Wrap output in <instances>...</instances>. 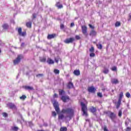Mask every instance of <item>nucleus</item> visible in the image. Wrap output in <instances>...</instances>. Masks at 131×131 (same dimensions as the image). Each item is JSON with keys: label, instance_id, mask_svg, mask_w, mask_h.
<instances>
[{"label": "nucleus", "instance_id": "nucleus-33", "mask_svg": "<svg viewBox=\"0 0 131 131\" xmlns=\"http://www.w3.org/2000/svg\"><path fill=\"white\" fill-rule=\"evenodd\" d=\"M60 131H67V127H61L60 128Z\"/></svg>", "mask_w": 131, "mask_h": 131}, {"label": "nucleus", "instance_id": "nucleus-17", "mask_svg": "<svg viewBox=\"0 0 131 131\" xmlns=\"http://www.w3.org/2000/svg\"><path fill=\"white\" fill-rule=\"evenodd\" d=\"M103 73L104 74H107L109 73V69L107 68H104L103 70L102 71Z\"/></svg>", "mask_w": 131, "mask_h": 131}, {"label": "nucleus", "instance_id": "nucleus-19", "mask_svg": "<svg viewBox=\"0 0 131 131\" xmlns=\"http://www.w3.org/2000/svg\"><path fill=\"white\" fill-rule=\"evenodd\" d=\"M23 56H22L21 55H18L17 57V63H19L21 59H23Z\"/></svg>", "mask_w": 131, "mask_h": 131}, {"label": "nucleus", "instance_id": "nucleus-1", "mask_svg": "<svg viewBox=\"0 0 131 131\" xmlns=\"http://www.w3.org/2000/svg\"><path fill=\"white\" fill-rule=\"evenodd\" d=\"M62 113L67 114V116L64 117L63 115H60L58 116L59 119H63L64 118L66 120H71L73 114H74V111L71 108L63 109L61 111Z\"/></svg>", "mask_w": 131, "mask_h": 131}, {"label": "nucleus", "instance_id": "nucleus-26", "mask_svg": "<svg viewBox=\"0 0 131 131\" xmlns=\"http://www.w3.org/2000/svg\"><path fill=\"white\" fill-rule=\"evenodd\" d=\"M96 46H97L98 49H99V50H102L103 46H102L101 44H99V45L97 44Z\"/></svg>", "mask_w": 131, "mask_h": 131}, {"label": "nucleus", "instance_id": "nucleus-14", "mask_svg": "<svg viewBox=\"0 0 131 131\" xmlns=\"http://www.w3.org/2000/svg\"><path fill=\"white\" fill-rule=\"evenodd\" d=\"M74 75H76V76H78V75H80V71H79V70H76L73 72Z\"/></svg>", "mask_w": 131, "mask_h": 131}, {"label": "nucleus", "instance_id": "nucleus-31", "mask_svg": "<svg viewBox=\"0 0 131 131\" xmlns=\"http://www.w3.org/2000/svg\"><path fill=\"white\" fill-rule=\"evenodd\" d=\"M59 95H64V94H65V92L63 90H59Z\"/></svg>", "mask_w": 131, "mask_h": 131}, {"label": "nucleus", "instance_id": "nucleus-43", "mask_svg": "<svg viewBox=\"0 0 131 131\" xmlns=\"http://www.w3.org/2000/svg\"><path fill=\"white\" fill-rule=\"evenodd\" d=\"M33 19H35L36 18V14L35 13L33 14Z\"/></svg>", "mask_w": 131, "mask_h": 131}, {"label": "nucleus", "instance_id": "nucleus-58", "mask_svg": "<svg viewBox=\"0 0 131 131\" xmlns=\"http://www.w3.org/2000/svg\"><path fill=\"white\" fill-rule=\"evenodd\" d=\"M112 92H114V90H112Z\"/></svg>", "mask_w": 131, "mask_h": 131}, {"label": "nucleus", "instance_id": "nucleus-45", "mask_svg": "<svg viewBox=\"0 0 131 131\" xmlns=\"http://www.w3.org/2000/svg\"><path fill=\"white\" fill-rule=\"evenodd\" d=\"M56 115H57V114L55 112H52V116H56Z\"/></svg>", "mask_w": 131, "mask_h": 131}, {"label": "nucleus", "instance_id": "nucleus-55", "mask_svg": "<svg viewBox=\"0 0 131 131\" xmlns=\"http://www.w3.org/2000/svg\"><path fill=\"white\" fill-rule=\"evenodd\" d=\"M25 43H21V47H24V46H25Z\"/></svg>", "mask_w": 131, "mask_h": 131}, {"label": "nucleus", "instance_id": "nucleus-40", "mask_svg": "<svg viewBox=\"0 0 131 131\" xmlns=\"http://www.w3.org/2000/svg\"><path fill=\"white\" fill-rule=\"evenodd\" d=\"M3 116L4 117H7L8 116V114H7L6 113H3Z\"/></svg>", "mask_w": 131, "mask_h": 131}, {"label": "nucleus", "instance_id": "nucleus-35", "mask_svg": "<svg viewBox=\"0 0 131 131\" xmlns=\"http://www.w3.org/2000/svg\"><path fill=\"white\" fill-rule=\"evenodd\" d=\"M27 97L26 95H23L22 96L19 97V99H20V100H25V99H26Z\"/></svg>", "mask_w": 131, "mask_h": 131}, {"label": "nucleus", "instance_id": "nucleus-54", "mask_svg": "<svg viewBox=\"0 0 131 131\" xmlns=\"http://www.w3.org/2000/svg\"><path fill=\"white\" fill-rule=\"evenodd\" d=\"M14 23H15V21H14V19L11 20V23H13V24H14Z\"/></svg>", "mask_w": 131, "mask_h": 131}, {"label": "nucleus", "instance_id": "nucleus-3", "mask_svg": "<svg viewBox=\"0 0 131 131\" xmlns=\"http://www.w3.org/2000/svg\"><path fill=\"white\" fill-rule=\"evenodd\" d=\"M18 35L20 37H25L27 35L26 31H22V28H19L17 29Z\"/></svg>", "mask_w": 131, "mask_h": 131}, {"label": "nucleus", "instance_id": "nucleus-28", "mask_svg": "<svg viewBox=\"0 0 131 131\" xmlns=\"http://www.w3.org/2000/svg\"><path fill=\"white\" fill-rule=\"evenodd\" d=\"M118 116L119 117H121V116H122V111L121 110L119 111Z\"/></svg>", "mask_w": 131, "mask_h": 131}, {"label": "nucleus", "instance_id": "nucleus-22", "mask_svg": "<svg viewBox=\"0 0 131 131\" xmlns=\"http://www.w3.org/2000/svg\"><path fill=\"white\" fill-rule=\"evenodd\" d=\"M68 88V89H72L73 88V83L71 82H69Z\"/></svg>", "mask_w": 131, "mask_h": 131}, {"label": "nucleus", "instance_id": "nucleus-47", "mask_svg": "<svg viewBox=\"0 0 131 131\" xmlns=\"http://www.w3.org/2000/svg\"><path fill=\"white\" fill-rule=\"evenodd\" d=\"M12 129H13V130L17 131V127L15 126V127H12Z\"/></svg>", "mask_w": 131, "mask_h": 131}, {"label": "nucleus", "instance_id": "nucleus-9", "mask_svg": "<svg viewBox=\"0 0 131 131\" xmlns=\"http://www.w3.org/2000/svg\"><path fill=\"white\" fill-rule=\"evenodd\" d=\"M61 99L64 103L69 101V97L68 96H62Z\"/></svg>", "mask_w": 131, "mask_h": 131}, {"label": "nucleus", "instance_id": "nucleus-61", "mask_svg": "<svg viewBox=\"0 0 131 131\" xmlns=\"http://www.w3.org/2000/svg\"><path fill=\"white\" fill-rule=\"evenodd\" d=\"M17 129H18V128H17Z\"/></svg>", "mask_w": 131, "mask_h": 131}, {"label": "nucleus", "instance_id": "nucleus-36", "mask_svg": "<svg viewBox=\"0 0 131 131\" xmlns=\"http://www.w3.org/2000/svg\"><path fill=\"white\" fill-rule=\"evenodd\" d=\"M95 51V49L93 47H92L90 49V52H91V53H94Z\"/></svg>", "mask_w": 131, "mask_h": 131}, {"label": "nucleus", "instance_id": "nucleus-29", "mask_svg": "<svg viewBox=\"0 0 131 131\" xmlns=\"http://www.w3.org/2000/svg\"><path fill=\"white\" fill-rule=\"evenodd\" d=\"M54 72L55 74H59V73H60V71L58 69H54Z\"/></svg>", "mask_w": 131, "mask_h": 131}, {"label": "nucleus", "instance_id": "nucleus-49", "mask_svg": "<svg viewBox=\"0 0 131 131\" xmlns=\"http://www.w3.org/2000/svg\"><path fill=\"white\" fill-rule=\"evenodd\" d=\"M43 75L42 74H38L36 75L37 77H39V76H43Z\"/></svg>", "mask_w": 131, "mask_h": 131}, {"label": "nucleus", "instance_id": "nucleus-39", "mask_svg": "<svg viewBox=\"0 0 131 131\" xmlns=\"http://www.w3.org/2000/svg\"><path fill=\"white\" fill-rule=\"evenodd\" d=\"M13 64L17 65V58H15V60H13Z\"/></svg>", "mask_w": 131, "mask_h": 131}, {"label": "nucleus", "instance_id": "nucleus-57", "mask_svg": "<svg viewBox=\"0 0 131 131\" xmlns=\"http://www.w3.org/2000/svg\"><path fill=\"white\" fill-rule=\"evenodd\" d=\"M19 40H20V41H21V38H19Z\"/></svg>", "mask_w": 131, "mask_h": 131}, {"label": "nucleus", "instance_id": "nucleus-52", "mask_svg": "<svg viewBox=\"0 0 131 131\" xmlns=\"http://www.w3.org/2000/svg\"><path fill=\"white\" fill-rule=\"evenodd\" d=\"M73 26H74V23H72L71 24V27H73Z\"/></svg>", "mask_w": 131, "mask_h": 131}, {"label": "nucleus", "instance_id": "nucleus-18", "mask_svg": "<svg viewBox=\"0 0 131 131\" xmlns=\"http://www.w3.org/2000/svg\"><path fill=\"white\" fill-rule=\"evenodd\" d=\"M96 34H97V32H96L95 30H92L90 33V36H95Z\"/></svg>", "mask_w": 131, "mask_h": 131}, {"label": "nucleus", "instance_id": "nucleus-23", "mask_svg": "<svg viewBox=\"0 0 131 131\" xmlns=\"http://www.w3.org/2000/svg\"><path fill=\"white\" fill-rule=\"evenodd\" d=\"M129 122H130V120H129V119L127 118L125 122L126 126H128V124H129Z\"/></svg>", "mask_w": 131, "mask_h": 131}, {"label": "nucleus", "instance_id": "nucleus-10", "mask_svg": "<svg viewBox=\"0 0 131 131\" xmlns=\"http://www.w3.org/2000/svg\"><path fill=\"white\" fill-rule=\"evenodd\" d=\"M107 114H108L110 118H111V119H112V120H113V119H114V118H115V117H116V115L115 114H114V113H111L110 112L107 113Z\"/></svg>", "mask_w": 131, "mask_h": 131}, {"label": "nucleus", "instance_id": "nucleus-48", "mask_svg": "<svg viewBox=\"0 0 131 131\" xmlns=\"http://www.w3.org/2000/svg\"><path fill=\"white\" fill-rule=\"evenodd\" d=\"M89 27L92 29H94V28H95V27H94L93 26H92V25H89Z\"/></svg>", "mask_w": 131, "mask_h": 131}, {"label": "nucleus", "instance_id": "nucleus-12", "mask_svg": "<svg viewBox=\"0 0 131 131\" xmlns=\"http://www.w3.org/2000/svg\"><path fill=\"white\" fill-rule=\"evenodd\" d=\"M88 91L90 93H95V92H96V89H95V88L91 86V87H89L88 88Z\"/></svg>", "mask_w": 131, "mask_h": 131}, {"label": "nucleus", "instance_id": "nucleus-41", "mask_svg": "<svg viewBox=\"0 0 131 131\" xmlns=\"http://www.w3.org/2000/svg\"><path fill=\"white\" fill-rule=\"evenodd\" d=\"M75 38H76V39L79 40V39H80V36H79V35H76Z\"/></svg>", "mask_w": 131, "mask_h": 131}, {"label": "nucleus", "instance_id": "nucleus-32", "mask_svg": "<svg viewBox=\"0 0 131 131\" xmlns=\"http://www.w3.org/2000/svg\"><path fill=\"white\" fill-rule=\"evenodd\" d=\"M121 25V23L120 21H117L115 24L116 27H119V26Z\"/></svg>", "mask_w": 131, "mask_h": 131}, {"label": "nucleus", "instance_id": "nucleus-42", "mask_svg": "<svg viewBox=\"0 0 131 131\" xmlns=\"http://www.w3.org/2000/svg\"><path fill=\"white\" fill-rule=\"evenodd\" d=\"M97 96H98V97H99L100 98H102V93H98L97 94Z\"/></svg>", "mask_w": 131, "mask_h": 131}, {"label": "nucleus", "instance_id": "nucleus-34", "mask_svg": "<svg viewBox=\"0 0 131 131\" xmlns=\"http://www.w3.org/2000/svg\"><path fill=\"white\" fill-rule=\"evenodd\" d=\"M26 26L29 28H30V27H31V23L30 22L27 23Z\"/></svg>", "mask_w": 131, "mask_h": 131}, {"label": "nucleus", "instance_id": "nucleus-56", "mask_svg": "<svg viewBox=\"0 0 131 131\" xmlns=\"http://www.w3.org/2000/svg\"><path fill=\"white\" fill-rule=\"evenodd\" d=\"M29 123V125H31V124H32V123L31 122H30Z\"/></svg>", "mask_w": 131, "mask_h": 131}, {"label": "nucleus", "instance_id": "nucleus-24", "mask_svg": "<svg viewBox=\"0 0 131 131\" xmlns=\"http://www.w3.org/2000/svg\"><path fill=\"white\" fill-rule=\"evenodd\" d=\"M2 27L3 29H8L9 28V25H8L7 24H4L3 26Z\"/></svg>", "mask_w": 131, "mask_h": 131}, {"label": "nucleus", "instance_id": "nucleus-5", "mask_svg": "<svg viewBox=\"0 0 131 131\" xmlns=\"http://www.w3.org/2000/svg\"><path fill=\"white\" fill-rule=\"evenodd\" d=\"M74 40H75V39H74V38L71 37V38L66 39L64 41V42H65V43H72V42H73Z\"/></svg>", "mask_w": 131, "mask_h": 131}, {"label": "nucleus", "instance_id": "nucleus-53", "mask_svg": "<svg viewBox=\"0 0 131 131\" xmlns=\"http://www.w3.org/2000/svg\"><path fill=\"white\" fill-rule=\"evenodd\" d=\"M19 116L20 118H21V119L22 120H23V118L22 117V115H19Z\"/></svg>", "mask_w": 131, "mask_h": 131}, {"label": "nucleus", "instance_id": "nucleus-2", "mask_svg": "<svg viewBox=\"0 0 131 131\" xmlns=\"http://www.w3.org/2000/svg\"><path fill=\"white\" fill-rule=\"evenodd\" d=\"M81 106L82 107V111L83 112L82 115L83 116H88V107L83 102H81Z\"/></svg>", "mask_w": 131, "mask_h": 131}, {"label": "nucleus", "instance_id": "nucleus-15", "mask_svg": "<svg viewBox=\"0 0 131 131\" xmlns=\"http://www.w3.org/2000/svg\"><path fill=\"white\" fill-rule=\"evenodd\" d=\"M47 62L48 63V64H49L50 65L52 64H54V63H55V61H54V60H53L51 58H48L47 59Z\"/></svg>", "mask_w": 131, "mask_h": 131}, {"label": "nucleus", "instance_id": "nucleus-38", "mask_svg": "<svg viewBox=\"0 0 131 131\" xmlns=\"http://www.w3.org/2000/svg\"><path fill=\"white\" fill-rule=\"evenodd\" d=\"M117 69V68H116V67H113L112 68V71H116Z\"/></svg>", "mask_w": 131, "mask_h": 131}, {"label": "nucleus", "instance_id": "nucleus-20", "mask_svg": "<svg viewBox=\"0 0 131 131\" xmlns=\"http://www.w3.org/2000/svg\"><path fill=\"white\" fill-rule=\"evenodd\" d=\"M121 104V100H118L117 104H116V108L118 109L119 107H120V105Z\"/></svg>", "mask_w": 131, "mask_h": 131}, {"label": "nucleus", "instance_id": "nucleus-46", "mask_svg": "<svg viewBox=\"0 0 131 131\" xmlns=\"http://www.w3.org/2000/svg\"><path fill=\"white\" fill-rule=\"evenodd\" d=\"M131 130V127H127L126 129V131H130Z\"/></svg>", "mask_w": 131, "mask_h": 131}, {"label": "nucleus", "instance_id": "nucleus-44", "mask_svg": "<svg viewBox=\"0 0 131 131\" xmlns=\"http://www.w3.org/2000/svg\"><path fill=\"white\" fill-rule=\"evenodd\" d=\"M90 57H95V53H91L90 55Z\"/></svg>", "mask_w": 131, "mask_h": 131}, {"label": "nucleus", "instance_id": "nucleus-16", "mask_svg": "<svg viewBox=\"0 0 131 131\" xmlns=\"http://www.w3.org/2000/svg\"><path fill=\"white\" fill-rule=\"evenodd\" d=\"M90 110L92 113H95L97 111V108L94 106H92L90 108Z\"/></svg>", "mask_w": 131, "mask_h": 131}, {"label": "nucleus", "instance_id": "nucleus-59", "mask_svg": "<svg viewBox=\"0 0 131 131\" xmlns=\"http://www.w3.org/2000/svg\"><path fill=\"white\" fill-rule=\"evenodd\" d=\"M16 16V15H14V16L15 17Z\"/></svg>", "mask_w": 131, "mask_h": 131}, {"label": "nucleus", "instance_id": "nucleus-6", "mask_svg": "<svg viewBox=\"0 0 131 131\" xmlns=\"http://www.w3.org/2000/svg\"><path fill=\"white\" fill-rule=\"evenodd\" d=\"M7 107L10 108V109H12V110L16 109V105L11 102L7 103Z\"/></svg>", "mask_w": 131, "mask_h": 131}, {"label": "nucleus", "instance_id": "nucleus-50", "mask_svg": "<svg viewBox=\"0 0 131 131\" xmlns=\"http://www.w3.org/2000/svg\"><path fill=\"white\" fill-rule=\"evenodd\" d=\"M63 28H64V25L63 24L60 25V29H63Z\"/></svg>", "mask_w": 131, "mask_h": 131}, {"label": "nucleus", "instance_id": "nucleus-8", "mask_svg": "<svg viewBox=\"0 0 131 131\" xmlns=\"http://www.w3.org/2000/svg\"><path fill=\"white\" fill-rule=\"evenodd\" d=\"M23 89L27 90V91H34V88L30 86H23Z\"/></svg>", "mask_w": 131, "mask_h": 131}, {"label": "nucleus", "instance_id": "nucleus-7", "mask_svg": "<svg viewBox=\"0 0 131 131\" xmlns=\"http://www.w3.org/2000/svg\"><path fill=\"white\" fill-rule=\"evenodd\" d=\"M82 32L83 34H86L88 33V28L85 26H82Z\"/></svg>", "mask_w": 131, "mask_h": 131}, {"label": "nucleus", "instance_id": "nucleus-25", "mask_svg": "<svg viewBox=\"0 0 131 131\" xmlns=\"http://www.w3.org/2000/svg\"><path fill=\"white\" fill-rule=\"evenodd\" d=\"M123 97V92H121L120 93L119 95V100H120V101H121V100H122V98Z\"/></svg>", "mask_w": 131, "mask_h": 131}, {"label": "nucleus", "instance_id": "nucleus-11", "mask_svg": "<svg viewBox=\"0 0 131 131\" xmlns=\"http://www.w3.org/2000/svg\"><path fill=\"white\" fill-rule=\"evenodd\" d=\"M111 83L113 84H117V83H119V81L117 78H113L111 79Z\"/></svg>", "mask_w": 131, "mask_h": 131}, {"label": "nucleus", "instance_id": "nucleus-4", "mask_svg": "<svg viewBox=\"0 0 131 131\" xmlns=\"http://www.w3.org/2000/svg\"><path fill=\"white\" fill-rule=\"evenodd\" d=\"M53 105L57 113L59 114V113H60V109L59 108V104H58V102L56 101H54L53 103Z\"/></svg>", "mask_w": 131, "mask_h": 131}, {"label": "nucleus", "instance_id": "nucleus-37", "mask_svg": "<svg viewBox=\"0 0 131 131\" xmlns=\"http://www.w3.org/2000/svg\"><path fill=\"white\" fill-rule=\"evenodd\" d=\"M126 97L127 98H130V94L129 93V92H127L126 93Z\"/></svg>", "mask_w": 131, "mask_h": 131}, {"label": "nucleus", "instance_id": "nucleus-21", "mask_svg": "<svg viewBox=\"0 0 131 131\" xmlns=\"http://www.w3.org/2000/svg\"><path fill=\"white\" fill-rule=\"evenodd\" d=\"M56 7H57L58 9H62V8H63V5H62V4H60V2H57L56 3Z\"/></svg>", "mask_w": 131, "mask_h": 131}, {"label": "nucleus", "instance_id": "nucleus-27", "mask_svg": "<svg viewBox=\"0 0 131 131\" xmlns=\"http://www.w3.org/2000/svg\"><path fill=\"white\" fill-rule=\"evenodd\" d=\"M55 61L56 62V63H59V61L60 60V57L59 56H58L56 58H54Z\"/></svg>", "mask_w": 131, "mask_h": 131}, {"label": "nucleus", "instance_id": "nucleus-30", "mask_svg": "<svg viewBox=\"0 0 131 131\" xmlns=\"http://www.w3.org/2000/svg\"><path fill=\"white\" fill-rule=\"evenodd\" d=\"M40 62H46L47 59L45 57H42L40 58Z\"/></svg>", "mask_w": 131, "mask_h": 131}, {"label": "nucleus", "instance_id": "nucleus-51", "mask_svg": "<svg viewBox=\"0 0 131 131\" xmlns=\"http://www.w3.org/2000/svg\"><path fill=\"white\" fill-rule=\"evenodd\" d=\"M53 97H54V98H58V95H57V94L55 93Z\"/></svg>", "mask_w": 131, "mask_h": 131}, {"label": "nucleus", "instance_id": "nucleus-60", "mask_svg": "<svg viewBox=\"0 0 131 131\" xmlns=\"http://www.w3.org/2000/svg\"><path fill=\"white\" fill-rule=\"evenodd\" d=\"M1 50H0V53H1Z\"/></svg>", "mask_w": 131, "mask_h": 131}, {"label": "nucleus", "instance_id": "nucleus-13", "mask_svg": "<svg viewBox=\"0 0 131 131\" xmlns=\"http://www.w3.org/2000/svg\"><path fill=\"white\" fill-rule=\"evenodd\" d=\"M55 37H56L55 34H49L48 35L47 38H48V39H52V38H55Z\"/></svg>", "mask_w": 131, "mask_h": 131}]
</instances>
